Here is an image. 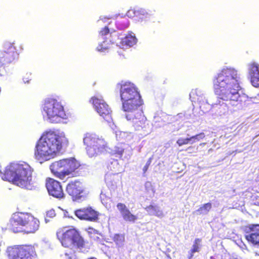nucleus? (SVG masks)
Wrapping results in <instances>:
<instances>
[{
  "label": "nucleus",
  "mask_w": 259,
  "mask_h": 259,
  "mask_svg": "<svg viewBox=\"0 0 259 259\" xmlns=\"http://www.w3.org/2000/svg\"><path fill=\"white\" fill-rule=\"evenodd\" d=\"M1 177L4 180L11 182L13 184L18 186L16 181L17 178L15 171V164L7 166L4 172L1 174Z\"/></svg>",
  "instance_id": "20"
},
{
  "label": "nucleus",
  "mask_w": 259,
  "mask_h": 259,
  "mask_svg": "<svg viewBox=\"0 0 259 259\" xmlns=\"http://www.w3.org/2000/svg\"><path fill=\"white\" fill-rule=\"evenodd\" d=\"M145 209L150 215H155L158 217L163 216L162 211L156 205L151 204L147 206Z\"/></svg>",
  "instance_id": "24"
},
{
  "label": "nucleus",
  "mask_w": 259,
  "mask_h": 259,
  "mask_svg": "<svg viewBox=\"0 0 259 259\" xmlns=\"http://www.w3.org/2000/svg\"><path fill=\"white\" fill-rule=\"evenodd\" d=\"M251 198H252V200H254V199H255H255L259 198V197H257V196H252L251 197Z\"/></svg>",
  "instance_id": "38"
},
{
  "label": "nucleus",
  "mask_w": 259,
  "mask_h": 259,
  "mask_svg": "<svg viewBox=\"0 0 259 259\" xmlns=\"http://www.w3.org/2000/svg\"><path fill=\"white\" fill-rule=\"evenodd\" d=\"M68 145L69 141L64 135L54 131H47L37 141L34 156L37 160L53 158Z\"/></svg>",
  "instance_id": "2"
},
{
  "label": "nucleus",
  "mask_w": 259,
  "mask_h": 259,
  "mask_svg": "<svg viewBox=\"0 0 259 259\" xmlns=\"http://www.w3.org/2000/svg\"><path fill=\"white\" fill-rule=\"evenodd\" d=\"M118 86L123 111L140 107L143 104L140 92L134 84L125 82L118 84Z\"/></svg>",
  "instance_id": "4"
},
{
  "label": "nucleus",
  "mask_w": 259,
  "mask_h": 259,
  "mask_svg": "<svg viewBox=\"0 0 259 259\" xmlns=\"http://www.w3.org/2000/svg\"><path fill=\"white\" fill-rule=\"evenodd\" d=\"M91 101L100 116L102 117L106 122H111L112 121V111L104 99L101 97H93L91 98Z\"/></svg>",
  "instance_id": "12"
},
{
  "label": "nucleus",
  "mask_w": 259,
  "mask_h": 259,
  "mask_svg": "<svg viewBox=\"0 0 259 259\" xmlns=\"http://www.w3.org/2000/svg\"><path fill=\"white\" fill-rule=\"evenodd\" d=\"M211 208V204L209 202L204 204L200 206L197 211L199 212V214L207 213Z\"/></svg>",
  "instance_id": "28"
},
{
  "label": "nucleus",
  "mask_w": 259,
  "mask_h": 259,
  "mask_svg": "<svg viewBox=\"0 0 259 259\" xmlns=\"http://www.w3.org/2000/svg\"><path fill=\"white\" fill-rule=\"evenodd\" d=\"M66 189L73 201H79L85 197L84 187L79 181L70 182L67 185Z\"/></svg>",
  "instance_id": "13"
},
{
  "label": "nucleus",
  "mask_w": 259,
  "mask_h": 259,
  "mask_svg": "<svg viewBox=\"0 0 259 259\" xmlns=\"http://www.w3.org/2000/svg\"><path fill=\"white\" fill-rule=\"evenodd\" d=\"M58 239L62 245L66 248L73 247L82 248L85 246V242L80 232L74 228L66 230L59 229L56 233Z\"/></svg>",
  "instance_id": "5"
},
{
  "label": "nucleus",
  "mask_w": 259,
  "mask_h": 259,
  "mask_svg": "<svg viewBox=\"0 0 259 259\" xmlns=\"http://www.w3.org/2000/svg\"><path fill=\"white\" fill-rule=\"evenodd\" d=\"M245 238L249 243L259 247V225L251 224L248 226Z\"/></svg>",
  "instance_id": "16"
},
{
  "label": "nucleus",
  "mask_w": 259,
  "mask_h": 259,
  "mask_svg": "<svg viewBox=\"0 0 259 259\" xmlns=\"http://www.w3.org/2000/svg\"><path fill=\"white\" fill-rule=\"evenodd\" d=\"M254 204L259 205V202H257V203L255 202L254 203Z\"/></svg>",
  "instance_id": "40"
},
{
  "label": "nucleus",
  "mask_w": 259,
  "mask_h": 259,
  "mask_svg": "<svg viewBox=\"0 0 259 259\" xmlns=\"http://www.w3.org/2000/svg\"><path fill=\"white\" fill-rule=\"evenodd\" d=\"M52 173L54 176L60 180H63L66 177L64 159L53 162L50 166Z\"/></svg>",
  "instance_id": "17"
},
{
  "label": "nucleus",
  "mask_w": 259,
  "mask_h": 259,
  "mask_svg": "<svg viewBox=\"0 0 259 259\" xmlns=\"http://www.w3.org/2000/svg\"><path fill=\"white\" fill-rule=\"evenodd\" d=\"M17 174L16 182L18 186L22 188L31 189L32 184L33 169L25 162H20L15 164Z\"/></svg>",
  "instance_id": "8"
},
{
  "label": "nucleus",
  "mask_w": 259,
  "mask_h": 259,
  "mask_svg": "<svg viewBox=\"0 0 259 259\" xmlns=\"http://www.w3.org/2000/svg\"><path fill=\"white\" fill-rule=\"evenodd\" d=\"M193 148V146H189V147H188L186 150V151H188V150H191Z\"/></svg>",
  "instance_id": "37"
},
{
  "label": "nucleus",
  "mask_w": 259,
  "mask_h": 259,
  "mask_svg": "<svg viewBox=\"0 0 259 259\" xmlns=\"http://www.w3.org/2000/svg\"><path fill=\"white\" fill-rule=\"evenodd\" d=\"M8 225L15 233L33 234L39 229L40 222L30 213L16 212L12 215Z\"/></svg>",
  "instance_id": "3"
},
{
  "label": "nucleus",
  "mask_w": 259,
  "mask_h": 259,
  "mask_svg": "<svg viewBox=\"0 0 259 259\" xmlns=\"http://www.w3.org/2000/svg\"><path fill=\"white\" fill-rule=\"evenodd\" d=\"M201 242V239L200 238H196L194 240V244L192 246V249L190 250V255L189 257V259L191 258L193 256V254L196 252L199 251L200 242Z\"/></svg>",
  "instance_id": "25"
},
{
  "label": "nucleus",
  "mask_w": 259,
  "mask_h": 259,
  "mask_svg": "<svg viewBox=\"0 0 259 259\" xmlns=\"http://www.w3.org/2000/svg\"><path fill=\"white\" fill-rule=\"evenodd\" d=\"M117 24L118 25L119 27L121 29H124V28H127L129 25V23L128 22H126L124 24H120V22L119 21H117Z\"/></svg>",
  "instance_id": "33"
},
{
  "label": "nucleus",
  "mask_w": 259,
  "mask_h": 259,
  "mask_svg": "<svg viewBox=\"0 0 259 259\" xmlns=\"http://www.w3.org/2000/svg\"><path fill=\"white\" fill-rule=\"evenodd\" d=\"M43 112L52 123H59L68 117L63 106L55 99L46 100L42 106Z\"/></svg>",
  "instance_id": "6"
},
{
  "label": "nucleus",
  "mask_w": 259,
  "mask_h": 259,
  "mask_svg": "<svg viewBox=\"0 0 259 259\" xmlns=\"http://www.w3.org/2000/svg\"><path fill=\"white\" fill-rule=\"evenodd\" d=\"M83 143L90 157L96 156L105 150L107 143L104 139L93 133H86L83 138Z\"/></svg>",
  "instance_id": "7"
},
{
  "label": "nucleus",
  "mask_w": 259,
  "mask_h": 259,
  "mask_svg": "<svg viewBox=\"0 0 259 259\" xmlns=\"http://www.w3.org/2000/svg\"><path fill=\"white\" fill-rule=\"evenodd\" d=\"M66 176L75 173V176H79L81 174L80 164L75 158L64 159Z\"/></svg>",
  "instance_id": "18"
},
{
  "label": "nucleus",
  "mask_w": 259,
  "mask_h": 259,
  "mask_svg": "<svg viewBox=\"0 0 259 259\" xmlns=\"http://www.w3.org/2000/svg\"><path fill=\"white\" fill-rule=\"evenodd\" d=\"M166 121L162 116H156L154 117L153 125L156 128H159L164 125Z\"/></svg>",
  "instance_id": "27"
},
{
  "label": "nucleus",
  "mask_w": 259,
  "mask_h": 259,
  "mask_svg": "<svg viewBox=\"0 0 259 259\" xmlns=\"http://www.w3.org/2000/svg\"><path fill=\"white\" fill-rule=\"evenodd\" d=\"M205 137L204 133H200L194 136H192L189 138H179L176 142L177 144L179 146L187 145L189 143L193 144L196 141H199L200 140L203 139Z\"/></svg>",
  "instance_id": "22"
},
{
  "label": "nucleus",
  "mask_w": 259,
  "mask_h": 259,
  "mask_svg": "<svg viewBox=\"0 0 259 259\" xmlns=\"http://www.w3.org/2000/svg\"><path fill=\"white\" fill-rule=\"evenodd\" d=\"M125 112V117L127 120L132 122L135 128L138 130L145 127L147 118L144 115L142 109L140 107L133 108Z\"/></svg>",
  "instance_id": "11"
},
{
  "label": "nucleus",
  "mask_w": 259,
  "mask_h": 259,
  "mask_svg": "<svg viewBox=\"0 0 259 259\" xmlns=\"http://www.w3.org/2000/svg\"><path fill=\"white\" fill-rule=\"evenodd\" d=\"M222 107V110H220L219 113L220 114H224L225 113L228 109V108L227 107L226 104L222 102L221 103V101H218V102L215 104V107L217 108V110L220 109Z\"/></svg>",
  "instance_id": "29"
},
{
  "label": "nucleus",
  "mask_w": 259,
  "mask_h": 259,
  "mask_svg": "<svg viewBox=\"0 0 259 259\" xmlns=\"http://www.w3.org/2000/svg\"><path fill=\"white\" fill-rule=\"evenodd\" d=\"M103 44H100L98 46L97 49H98V50L99 51L103 52V51H106V50H107L108 49V46L103 47Z\"/></svg>",
  "instance_id": "34"
},
{
  "label": "nucleus",
  "mask_w": 259,
  "mask_h": 259,
  "mask_svg": "<svg viewBox=\"0 0 259 259\" xmlns=\"http://www.w3.org/2000/svg\"><path fill=\"white\" fill-rule=\"evenodd\" d=\"M46 187L49 194L54 197L62 199L64 198L65 194L61 183L51 178H47L46 180Z\"/></svg>",
  "instance_id": "15"
},
{
  "label": "nucleus",
  "mask_w": 259,
  "mask_h": 259,
  "mask_svg": "<svg viewBox=\"0 0 259 259\" xmlns=\"http://www.w3.org/2000/svg\"><path fill=\"white\" fill-rule=\"evenodd\" d=\"M117 207L125 221L134 222L137 220V217L132 214L124 203H118Z\"/></svg>",
  "instance_id": "21"
},
{
  "label": "nucleus",
  "mask_w": 259,
  "mask_h": 259,
  "mask_svg": "<svg viewBox=\"0 0 259 259\" xmlns=\"http://www.w3.org/2000/svg\"><path fill=\"white\" fill-rule=\"evenodd\" d=\"M152 158H150L147 160L145 165L143 168V171L144 174H145L147 171L148 170L150 165H151V162H152Z\"/></svg>",
  "instance_id": "32"
},
{
  "label": "nucleus",
  "mask_w": 259,
  "mask_h": 259,
  "mask_svg": "<svg viewBox=\"0 0 259 259\" xmlns=\"http://www.w3.org/2000/svg\"><path fill=\"white\" fill-rule=\"evenodd\" d=\"M113 240L116 244H119L124 242V236L123 235L116 234L114 235Z\"/></svg>",
  "instance_id": "30"
},
{
  "label": "nucleus",
  "mask_w": 259,
  "mask_h": 259,
  "mask_svg": "<svg viewBox=\"0 0 259 259\" xmlns=\"http://www.w3.org/2000/svg\"><path fill=\"white\" fill-rule=\"evenodd\" d=\"M74 214L80 220L97 222L100 213L91 206L83 207L75 210Z\"/></svg>",
  "instance_id": "14"
},
{
  "label": "nucleus",
  "mask_w": 259,
  "mask_h": 259,
  "mask_svg": "<svg viewBox=\"0 0 259 259\" xmlns=\"http://www.w3.org/2000/svg\"><path fill=\"white\" fill-rule=\"evenodd\" d=\"M148 15L146 11L142 8L130 9L126 12V16L129 18H136L137 20H142Z\"/></svg>",
  "instance_id": "23"
},
{
  "label": "nucleus",
  "mask_w": 259,
  "mask_h": 259,
  "mask_svg": "<svg viewBox=\"0 0 259 259\" xmlns=\"http://www.w3.org/2000/svg\"><path fill=\"white\" fill-rule=\"evenodd\" d=\"M109 33V29L108 26H105L99 31V35L101 36L106 35Z\"/></svg>",
  "instance_id": "31"
},
{
  "label": "nucleus",
  "mask_w": 259,
  "mask_h": 259,
  "mask_svg": "<svg viewBox=\"0 0 259 259\" xmlns=\"http://www.w3.org/2000/svg\"><path fill=\"white\" fill-rule=\"evenodd\" d=\"M10 259H32L35 256L36 251L32 245H16L7 248Z\"/></svg>",
  "instance_id": "10"
},
{
  "label": "nucleus",
  "mask_w": 259,
  "mask_h": 259,
  "mask_svg": "<svg viewBox=\"0 0 259 259\" xmlns=\"http://www.w3.org/2000/svg\"><path fill=\"white\" fill-rule=\"evenodd\" d=\"M22 45H15L14 42H6L3 45V50H0V67H5L18 58L22 52Z\"/></svg>",
  "instance_id": "9"
},
{
  "label": "nucleus",
  "mask_w": 259,
  "mask_h": 259,
  "mask_svg": "<svg viewBox=\"0 0 259 259\" xmlns=\"http://www.w3.org/2000/svg\"><path fill=\"white\" fill-rule=\"evenodd\" d=\"M137 42V38L135 36L131 35L126 36L123 40V43L127 46L132 47Z\"/></svg>",
  "instance_id": "26"
},
{
  "label": "nucleus",
  "mask_w": 259,
  "mask_h": 259,
  "mask_svg": "<svg viewBox=\"0 0 259 259\" xmlns=\"http://www.w3.org/2000/svg\"><path fill=\"white\" fill-rule=\"evenodd\" d=\"M87 231L89 234H92V233L97 234L98 233V231L91 227H89L88 228Z\"/></svg>",
  "instance_id": "35"
},
{
  "label": "nucleus",
  "mask_w": 259,
  "mask_h": 259,
  "mask_svg": "<svg viewBox=\"0 0 259 259\" xmlns=\"http://www.w3.org/2000/svg\"><path fill=\"white\" fill-rule=\"evenodd\" d=\"M135 259H145V257L143 255L139 254L136 256Z\"/></svg>",
  "instance_id": "36"
},
{
  "label": "nucleus",
  "mask_w": 259,
  "mask_h": 259,
  "mask_svg": "<svg viewBox=\"0 0 259 259\" xmlns=\"http://www.w3.org/2000/svg\"><path fill=\"white\" fill-rule=\"evenodd\" d=\"M240 76L234 68L223 69L213 80L215 94L223 101L229 102L232 106H243L251 101L245 94H240Z\"/></svg>",
  "instance_id": "1"
},
{
  "label": "nucleus",
  "mask_w": 259,
  "mask_h": 259,
  "mask_svg": "<svg viewBox=\"0 0 259 259\" xmlns=\"http://www.w3.org/2000/svg\"><path fill=\"white\" fill-rule=\"evenodd\" d=\"M248 74L251 84L254 87H259V64L255 62L248 64Z\"/></svg>",
  "instance_id": "19"
},
{
  "label": "nucleus",
  "mask_w": 259,
  "mask_h": 259,
  "mask_svg": "<svg viewBox=\"0 0 259 259\" xmlns=\"http://www.w3.org/2000/svg\"><path fill=\"white\" fill-rule=\"evenodd\" d=\"M206 143H201L199 144L200 146H204L205 145Z\"/></svg>",
  "instance_id": "39"
}]
</instances>
